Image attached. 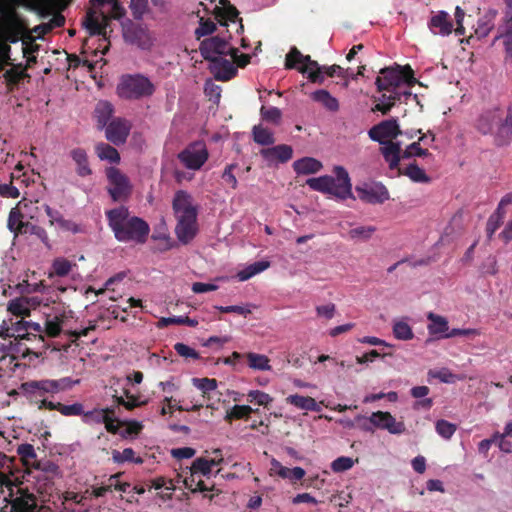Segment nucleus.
I'll list each match as a JSON object with an SVG mask.
<instances>
[{"instance_id": "44", "label": "nucleus", "mask_w": 512, "mask_h": 512, "mask_svg": "<svg viewBox=\"0 0 512 512\" xmlns=\"http://www.w3.org/2000/svg\"><path fill=\"white\" fill-rule=\"evenodd\" d=\"M17 453L23 460L25 465L35 466L37 463V455L34 449V446L28 443L21 444L17 448Z\"/></svg>"}, {"instance_id": "20", "label": "nucleus", "mask_w": 512, "mask_h": 512, "mask_svg": "<svg viewBox=\"0 0 512 512\" xmlns=\"http://www.w3.org/2000/svg\"><path fill=\"white\" fill-rule=\"evenodd\" d=\"M197 216L193 214L191 217L177 219L175 234L181 243L188 244L196 236L198 232Z\"/></svg>"}, {"instance_id": "3", "label": "nucleus", "mask_w": 512, "mask_h": 512, "mask_svg": "<svg viewBox=\"0 0 512 512\" xmlns=\"http://www.w3.org/2000/svg\"><path fill=\"white\" fill-rule=\"evenodd\" d=\"M79 380L73 381L69 377L60 379H42L31 380L20 385V390L26 399L37 406L39 410L47 409L42 403H53L46 399L48 394H57L59 392L72 388Z\"/></svg>"}, {"instance_id": "26", "label": "nucleus", "mask_w": 512, "mask_h": 512, "mask_svg": "<svg viewBox=\"0 0 512 512\" xmlns=\"http://www.w3.org/2000/svg\"><path fill=\"white\" fill-rule=\"evenodd\" d=\"M34 467L39 471L37 478L45 480L46 486L52 485L55 479L62 477L60 467L50 460L37 461Z\"/></svg>"}, {"instance_id": "9", "label": "nucleus", "mask_w": 512, "mask_h": 512, "mask_svg": "<svg viewBox=\"0 0 512 512\" xmlns=\"http://www.w3.org/2000/svg\"><path fill=\"white\" fill-rule=\"evenodd\" d=\"M73 0H33L31 8L37 12L40 17L46 18L53 15L48 25L50 30L62 27L65 24V17L61 14Z\"/></svg>"}, {"instance_id": "58", "label": "nucleus", "mask_w": 512, "mask_h": 512, "mask_svg": "<svg viewBox=\"0 0 512 512\" xmlns=\"http://www.w3.org/2000/svg\"><path fill=\"white\" fill-rule=\"evenodd\" d=\"M429 376L433 378H438L441 382L444 383H454L456 380H460L461 378L457 375L450 372L448 369H441L439 371H429Z\"/></svg>"}, {"instance_id": "30", "label": "nucleus", "mask_w": 512, "mask_h": 512, "mask_svg": "<svg viewBox=\"0 0 512 512\" xmlns=\"http://www.w3.org/2000/svg\"><path fill=\"white\" fill-rule=\"evenodd\" d=\"M497 16V11L494 9L488 10L477 22L475 28L476 36L481 39L489 35L491 30L494 28V20Z\"/></svg>"}, {"instance_id": "8", "label": "nucleus", "mask_w": 512, "mask_h": 512, "mask_svg": "<svg viewBox=\"0 0 512 512\" xmlns=\"http://www.w3.org/2000/svg\"><path fill=\"white\" fill-rule=\"evenodd\" d=\"M285 68L297 69L302 74H308V79L312 83L322 84L324 82L322 67L309 55H303L296 47H292L287 53Z\"/></svg>"}, {"instance_id": "38", "label": "nucleus", "mask_w": 512, "mask_h": 512, "mask_svg": "<svg viewBox=\"0 0 512 512\" xmlns=\"http://www.w3.org/2000/svg\"><path fill=\"white\" fill-rule=\"evenodd\" d=\"M428 319L430 320L428 325L429 333L431 335H436L439 338H444L443 335L449 332L448 321L446 318L429 313Z\"/></svg>"}, {"instance_id": "27", "label": "nucleus", "mask_w": 512, "mask_h": 512, "mask_svg": "<svg viewBox=\"0 0 512 512\" xmlns=\"http://www.w3.org/2000/svg\"><path fill=\"white\" fill-rule=\"evenodd\" d=\"M271 472L278 475L282 479H289L295 483L305 476V470L301 467L288 468L283 466L279 461L273 459L271 462Z\"/></svg>"}, {"instance_id": "40", "label": "nucleus", "mask_w": 512, "mask_h": 512, "mask_svg": "<svg viewBox=\"0 0 512 512\" xmlns=\"http://www.w3.org/2000/svg\"><path fill=\"white\" fill-rule=\"evenodd\" d=\"M95 152L101 160H108L111 163H118L120 161L117 149L107 143H98L95 147Z\"/></svg>"}, {"instance_id": "34", "label": "nucleus", "mask_w": 512, "mask_h": 512, "mask_svg": "<svg viewBox=\"0 0 512 512\" xmlns=\"http://www.w3.org/2000/svg\"><path fill=\"white\" fill-rule=\"evenodd\" d=\"M293 168L297 174H314L321 170L322 163L312 157H304L299 160H296L293 163Z\"/></svg>"}, {"instance_id": "63", "label": "nucleus", "mask_w": 512, "mask_h": 512, "mask_svg": "<svg viewBox=\"0 0 512 512\" xmlns=\"http://www.w3.org/2000/svg\"><path fill=\"white\" fill-rule=\"evenodd\" d=\"M465 17V11L460 8L459 6L456 7L455 13H454V19H455V29L454 32L456 35H464L465 34V28L463 26V20Z\"/></svg>"}, {"instance_id": "56", "label": "nucleus", "mask_w": 512, "mask_h": 512, "mask_svg": "<svg viewBox=\"0 0 512 512\" xmlns=\"http://www.w3.org/2000/svg\"><path fill=\"white\" fill-rule=\"evenodd\" d=\"M130 9L135 19H142L148 9V0H130Z\"/></svg>"}, {"instance_id": "17", "label": "nucleus", "mask_w": 512, "mask_h": 512, "mask_svg": "<svg viewBox=\"0 0 512 512\" xmlns=\"http://www.w3.org/2000/svg\"><path fill=\"white\" fill-rule=\"evenodd\" d=\"M371 421L376 429L387 430L391 434H401L405 431L404 423L396 421L389 412H373Z\"/></svg>"}, {"instance_id": "64", "label": "nucleus", "mask_w": 512, "mask_h": 512, "mask_svg": "<svg viewBox=\"0 0 512 512\" xmlns=\"http://www.w3.org/2000/svg\"><path fill=\"white\" fill-rule=\"evenodd\" d=\"M195 453L196 450L191 447L174 448L171 450V455L178 460L192 458Z\"/></svg>"}, {"instance_id": "39", "label": "nucleus", "mask_w": 512, "mask_h": 512, "mask_svg": "<svg viewBox=\"0 0 512 512\" xmlns=\"http://www.w3.org/2000/svg\"><path fill=\"white\" fill-rule=\"evenodd\" d=\"M245 358L249 368L253 370L269 371L272 368L270 359L266 355L248 352L245 354Z\"/></svg>"}, {"instance_id": "46", "label": "nucleus", "mask_w": 512, "mask_h": 512, "mask_svg": "<svg viewBox=\"0 0 512 512\" xmlns=\"http://www.w3.org/2000/svg\"><path fill=\"white\" fill-rule=\"evenodd\" d=\"M135 452L132 448H125L122 452L118 450H113L112 452V459L116 463H123V462H135L138 464H141L143 462L142 458L137 457L135 458Z\"/></svg>"}, {"instance_id": "11", "label": "nucleus", "mask_w": 512, "mask_h": 512, "mask_svg": "<svg viewBox=\"0 0 512 512\" xmlns=\"http://www.w3.org/2000/svg\"><path fill=\"white\" fill-rule=\"evenodd\" d=\"M109 187L108 193L113 201H125L132 193V184L127 175L116 167H108L105 170Z\"/></svg>"}, {"instance_id": "59", "label": "nucleus", "mask_w": 512, "mask_h": 512, "mask_svg": "<svg viewBox=\"0 0 512 512\" xmlns=\"http://www.w3.org/2000/svg\"><path fill=\"white\" fill-rule=\"evenodd\" d=\"M353 464L352 458L341 456L331 463V469L334 472H343L352 468Z\"/></svg>"}, {"instance_id": "18", "label": "nucleus", "mask_w": 512, "mask_h": 512, "mask_svg": "<svg viewBox=\"0 0 512 512\" xmlns=\"http://www.w3.org/2000/svg\"><path fill=\"white\" fill-rule=\"evenodd\" d=\"M13 497L12 494H10ZM11 512H38V505L34 494L28 490L18 488L17 495L10 500Z\"/></svg>"}, {"instance_id": "25", "label": "nucleus", "mask_w": 512, "mask_h": 512, "mask_svg": "<svg viewBox=\"0 0 512 512\" xmlns=\"http://www.w3.org/2000/svg\"><path fill=\"white\" fill-rule=\"evenodd\" d=\"M500 113L501 109L495 108L481 114L476 125L478 131L484 135L493 134L497 124L500 123Z\"/></svg>"}, {"instance_id": "10", "label": "nucleus", "mask_w": 512, "mask_h": 512, "mask_svg": "<svg viewBox=\"0 0 512 512\" xmlns=\"http://www.w3.org/2000/svg\"><path fill=\"white\" fill-rule=\"evenodd\" d=\"M0 14L5 19V39L9 43H17L25 33L27 21L23 19L8 3L0 0Z\"/></svg>"}, {"instance_id": "1", "label": "nucleus", "mask_w": 512, "mask_h": 512, "mask_svg": "<svg viewBox=\"0 0 512 512\" xmlns=\"http://www.w3.org/2000/svg\"><path fill=\"white\" fill-rule=\"evenodd\" d=\"M105 214L108 226L119 242L144 244L147 241L150 232L148 223L140 217L130 216L127 207L120 206L106 211Z\"/></svg>"}, {"instance_id": "61", "label": "nucleus", "mask_w": 512, "mask_h": 512, "mask_svg": "<svg viewBox=\"0 0 512 512\" xmlns=\"http://www.w3.org/2000/svg\"><path fill=\"white\" fill-rule=\"evenodd\" d=\"M376 228L373 226H361L353 228L349 231V235L352 239L362 238L369 239L375 232Z\"/></svg>"}, {"instance_id": "23", "label": "nucleus", "mask_w": 512, "mask_h": 512, "mask_svg": "<svg viewBox=\"0 0 512 512\" xmlns=\"http://www.w3.org/2000/svg\"><path fill=\"white\" fill-rule=\"evenodd\" d=\"M262 157L269 162L286 163L293 156V149L287 144H280L261 150Z\"/></svg>"}, {"instance_id": "15", "label": "nucleus", "mask_w": 512, "mask_h": 512, "mask_svg": "<svg viewBox=\"0 0 512 512\" xmlns=\"http://www.w3.org/2000/svg\"><path fill=\"white\" fill-rule=\"evenodd\" d=\"M228 48V41L220 36H212L201 41L199 51L201 56L207 60L220 57V55H226V49Z\"/></svg>"}, {"instance_id": "32", "label": "nucleus", "mask_w": 512, "mask_h": 512, "mask_svg": "<svg viewBox=\"0 0 512 512\" xmlns=\"http://www.w3.org/2000/svg\"><path fill=\"white\" fill-rule=\"evenodd\" d=\"M172 209L174 213H182V211L194 210L197 207L194 205L193 198L188 192L178 190L173 197Z\"/></svg>"}, {"instance_id": "49", "label": "nucleus", "mask_w": 512, "mask_h": 512, "mask_svg": "<svg viewBox=\"0 0 512 512\" xmlns=\"http://www.w3.org/2000/svg\"><path fill=\"white\" fill-rule=\"evenodd\" d=\"M436 432L443 437L444 439H450L456 429L457 426L447 420H438L435 425Z\"/></svg>"}, {"instance_id": "35", "label": "nucleus", "mask_w": 512, "mask_h": 512, "mask_svg": "<svg viewBox=\"0 0 512 512\" xmlns=\"http://www.w3.org/2000/svg\"><path fill=\"white\" fill-rule=\"evenodd\" d=\"M214 454H219L218 461H208V459L200 457L194 460L191 470L192 473H201L204 476H207L211 473V469L213 466H218L223 462V457L220 449H215L213 451Z\"/></svg>"}, {"instance_id": "13", "label": "nucleus", "mask_w": 512, "mask_h": 512, "mask_svg": "<svg viewBox=\"0 0 512 512\" xmlns=\"http://www.w3.org/2000/svg\"><path fill=\"white\" fill-rule=\"evenodd\" d=\"M131 127V123L128 120L124 118H114L105 127L106 139L114 145H122L126 142Z\"/></svg>"}, {"instance_id": "22", "label": "nucleus", "mask_w": 512, "mask_h": 512, "mask_svg": "<svg viewBox=\"0 0 512 512\" xmlns=\"http://www.w3.org/2000/svg\"><path fill=\"white\" fill-rule=\"evenodd\" d=\"M503 1L506 5L503 23L499 25L493 43L499 39H503L504 47L507 48L512 46V0Z\"/></svg>"}, {"instance_id": "55", "label": "nucleus", "mask_w": 512, "mask_h": 512, "mask_svg": "<svg viewBox=\"0 0 512 512\" xmlns=\"http://www.w3.org/2000/svg\"><path fill=\"white\" fill-rule=\"evenodd\" d=\"M24 76L25 73L21 64L7 70L4 74V77L9 84H18L20 80L24 78Z\"/></svg>"}, {"instance_id": "36", "label": "nucleus", "mask_w": 512, "mask_h": 512, "mask_svg": "<svg viewBox=\"0 0 512 512\" xmlns=\"http://www.w3.org/2000/svg\"><path fill=\"white\" fill-rule=\"evenodd\" d=\"M286 402L294 405L298 409L317 412L320 411V407L316 400L310 396H302L298 394L289 395L286 398Z\"/></svg>"}, {"instance_id": "42", "label": "nucleus", "mask_w": 512, "mask_h": 512, "mask_svg": "<svg viewBox=\"0 0 512 512\" xmlns=\"http://www.w3.org/2000/svg\"><path fill=\"white\" fill-rule=\"evenodd\" d=\"M253 140L259 145H272L275 142L273 133L261 125H255L252 129Z\"/></svg>"}, {"instance_id": "48", "label": "nucleus", "mask_w": 512, "mask_h": 512, "mask_svg": "<svg viewBox=\"0 0 512 512\" xmlns=\"http://www.w3.org/2000/svg\"><path fill=\"white\" fill-rule=\"evenodd\" d=\"M238 167L237 163H231L226 165L224 171L222 172L221 178L222 180L233 190L238 187V180L234 173V170Z\"/></svg>"}, {"instance_id": "21", "label": "nucleus", "mask_w": 512, "mask_h": 512, "mask_svg": "<svg viewBox=\"0 0 512 512\" xmlns=\"http://www.w3.org/2000/svg\"><path fill=\"white\" fill-rule=\"evenodd\" d=\"M356 192L358 198L366 203H383L389 199V193L387 189L382 185H364L362 187L357 186Z\"/></svg>"}, {"instance_id": "7", "label": "nucleus", "mask_w": 512, "mask_h": 512, "mask_svg": "<svg viewBox=\"0 0 512 512\" xmlns=\"http://www.w3.org/2000/svg\"><path fill=\"white\" fill-rule=\"evenodd\" d=\"M155 91L154 84L149 78L141 75H124L117 85L119 97L126 100H139L150 97Z\"/></svg>"}, {"instance_id": "50", "label": "nucleus", "mask_w": 512, "mask_h": 512, "mask_svg": "<svg viewBox=\"0 0 512 512\" xmlns=\"http://www.w3.org/2000/svg\"><path fill=\"white\" fill-rule=\"evenodd\" d=\"M260 115L264 121L278 124L282 117V112L277 107H265L262 106L260 109Z\"/></svg>"}, {"instance_id": "51", "label": "nucleus", "mask_w": 512, "mask_h": 512, "mask_svg": "<svg viewBox=\"0 0 512 512\" xmlns=\"http://www.w3.org/2000/svg\"><path fill=\"white\" fill-rule=\"evenodd\" d=\"M503 223V214L493 213L487 220L486 223V234L488 240H491L496 230Z\"/></svg>"}, {"instance_id": "14", "label": "nucleus", "mask_w": 512, "mask_h": 512, "mask_svg": "<svg viewBox=\"0 0 512 512\" xmlns=\"http://www.w3.org/2000/svg\"><path fill=\"white\" fill-rule=\"evenodd\" d=\"M400 134L399 125L395 119L384 120L374 125L368 132L369 137L380 144L391 141Z\"/></svg>"}, {"instance_id": "45", "label": "nucleus", "mask_w": 512, "mask_h": 512, "mask_svg": "<svg viewBox=\"0 0 512 512\" xmlns=\"http://www.w3.org/2000/svg\"><path fill=\"white\" fill-rule=\"evenodd\" d=\"M247 400L250 403H254L259 406H264L266 408H268L273 402V398L269 394L260 390L249 391L247 395Z\"/></svg>"}, {"instance_id": "4", "label": "nucleus", "mask_w": 512, "mask_h": 512, "mask_svg": "<svg viewBox=\"0 0 512 512\" xmlns=\"http://www.w3.org/2000/svg\"><path fill=\"white\" fill-rule=\"evenodd\" d=\"M333 173L335 174V177L325 175L317 178H310L306 183L311 189L333 195L340 200L354 198L352 194L351 180L347 170L342 166H335Z\"/></svg>"}, {"instance_id": "47", "label": "nucleus", "mask_w": 512, "mask_h": 512, "mask_svg": "<svg viewBox=\"0 0 512 512\" xmlns=\"http://www.w3.org/2000/svg\"><path fill=\"white\" fill-rule=\"evenodd\" d=\"M82 422L86 425L102 424L105 421V415L102 413L101 408H94L90 411L83 409Z\"/></svg>"}, {"instance_id": "60", "label": "nucleus", "mask_w": 512, "mask_h": 512, "mask_svg": "<svg viewBox=\"0 0 512 512\" xmlns=\"http://www.w3.org/2000/svg\"><path fill=\"white\" fill-rule=\"evenodd\" d=\"M61 325L62 321L58 317H55L52 320H47L45 323L46 334L52 338L58 337L62 330Z\"/></svg>"}, {"instance_id": "54", "label": "nucleus", "mask_w": 512, "mask_h": 512, "mask_svg": "<svg viewBox=\"0 0 512 512\" xmlns=\"http://www.w3.org/2000/svg\"><path fill=\"white\" fill-rule=\"evenodd\" d=\"M393 332L395 337L401 340H408L413 337L411 327L403 321H399L394 324Z\"/></svg>"}, {"instance_id": "33", "label": "nucleus", "mask_w": 512, "mask_h": 512, "mask_svg": "<svg viewBox=\"0 0 512 512\" xmlns=\"http://www.w3.org/2000/svg\"><path fill=\"white\" fill-rule=\"evenodd\" d=\"M47 407L48 410H56L61 415L69 417V416H82L84 405L82 403L76 402L71 405H66L61 402H53V403H42Z\"/></svg>"}, {"instance_id": "19", "label": "nucleus", "mask_w": 512, "mask_h": 512, "mask_svg": "<svg viewBox=\"0 0 512 512\" xmlns=\"http://www.w3.org/2000/svg\"><path fill=\"white\" fill-rule=\"evenodd\" d=\"M209 62L210 71L218 81H229L237 75V67H235L231 60L220 56Z\"/></svg>"}, {"instance_id": "62", "label": "nucleus", "mask_w": 512, "mask_h": 512, "mask_svg": "<svg viewBox=\"0 0 512 512\" xmlns=\"http://www.w3.org/2000/svg\"><path fill=\"white\" fill-rule=\"evenodd\" d=\"M174 350L178 353V355H180L181 357H184V358H192V359L200 358L199 353L195 349L189 347L188 345H186L184 343H176L174 345Z\"/></svg>"}, {"instance_id": "5", "label": "nucleus", "mask_w": 512, "mask_h": 512, "mask_svg": "<svg viewBox=\"0 0 512 512\" xmlns=\"http://www.w3.org/2000/svg\"><path fill=\"white\" fill-rule=\"evenodd\" d=\"M381 148L384 159L389 163L391 169H398L400 173L407 175L412 181L416 182V159H413L406 167L401 161L409 159L416 155V142H412L402 151L399 143L386 141Z\"/></svg>"}, {"instance_id": "43", "label": "nucleus", "mask_w": 512, "mask_h": 512, "mask_svg": "<svg viewBox=\"0 0 512 512\" xmlns=\"http://www.w3.org/2000/svg\"><path fill=\"white\" fill-rule=\"evenodd\" d=\"M254 409L248 405H234L225 416V420L232 422L238 419H247Z\"/></svg>"}, {"instance_id": "52", "label": "nucleus", "mask_w": 512, "mask_h": 512, "mask_svg": "<svg viewBox=\"0 0 512 512\" xmlns=\"http://www.w3.org/2000/svg\"><path fill=\"white\" fill-rule=\"evenodd\" d=\"M160 323L162 325H187L189 327H196L198 325V321L196 319H192L188 316H173L168 318H162Z\"/></svg>"}, {"instance_id": "41", "label": "nucleus", "mask_w": 512, "mask_h": 512, "mask_svg": "<svg viewBox=\"0 0 512 512\" xmlns=\"http://www.w3.org/2000/svg\"><path fill=\"white\" fill-rule=\"evenodd\" d=\"M193 385L202 392V397L210 400V394L217 389L218 382L214 378H193Z\"/></svg>"}, {"instance_id": "6", "label": "nucleus", "mask_w": 512, "mask_h": 512, "mask_svg": "<svg viewBox=\"0 0 512 512\" xmlns=\"http://www.w3.org/2000/svg\"><path fill=\"white\" fill-rule=\"evenodd\" d=\"M126 14L125 8L120 4L119 0L111 3L110 15L95 9H89L83 19V26L91 36H103L106 38V29L111 18L121 19Z\"/></svg>"}, {"instance_id": "57", "label": "nucleus", "mask_w": 512, "mask_h": 512, "mask_svg": "<svg viewBox=\"0 0 512 512\" xmlns=\"http://www.w3.org/2000/svg\"><path fill=\"white\" fill-rule=\"evenodd\" d=\"M216 30V24L210 20H200L199 27L195 30V35L197 39H200L203 36H207L212 34Z\"/></svg>"}, {"instance_id": "37", "label": "nucleus", "mask_w": 512, "mask_h": 512, "mask_svg": "<svg viewBox=\"0 0 512 512\" xmlns=\"http://www.w3.org/2000/svg\"><path fill=\"white\" fill-rule=\"evenodd\" d=\"M311 98L331 112L339 110L338 100L325 89L316 90L311 94Z\"/></svg>"}, {"instance_id": "24", "label": "nucleus", "mask_w": 512, "mask_h": 512, "mask_svg": "<svg viewBox=\"0 0 512 512\" xmlns=\"http://www.w3.org/2000/svg\"><path fill=\"white\" fill-rule=\"evenodd\" d=\"M429 27L434 33L441 35H449L455 29L453 20L445 11H439L433 15L429 21Z\"/></svg>"}, {"instance_id": "2", "label": "nucleus", "mask_w": 512, "mask_h": 512, "mask_svg": "<svg viewBox=\"0 0 512 512\" xmlns=\"http://www.w3.org/2000/svg\"><path fill=\"white\" fill-rule=\"evenodd\" d=\"M415 83L413 69L409 65L398 64L382 68L375 82L379 91H391L403 97L404 100H408L412 96L411 88Z\"/></svg>"}, {"instance_id": "28", "label": "nucleus", "mask_w": 512, "mask_h": 512, "mask_svg": "<svg viewBox=\"0 0 512 512\" xmlns=\"http://www.w3.org/2000/svg\"><path fill=\"white\" fill-rule=\"evenodd\" d=\"M69 155L76 165V173L78 176L87 177L92 174L85 149L80 147L74 148L70 151Z\"/></svg>"}, {"instance_id": "12", "label": "nucleus", "mask_w": 512, "mask_h": 512, "mask_svg": "<svg viewBox=\"0 0 512 512\" xmlns=\"http://www.w3.org/2000/svg\"><path fill=\"white\" fill-rule=\"evenodd\" d=\"M178 160L190 170H199L209 158V152L203 142L189 144L177 156Z\"/></svg>"}, {"instance_id": "29", "label": "nucleus", "mask_w": 512, "mask_h": 512, "mask_svg": "<svg viewBox=\"0 0 512 512\" xmlns=\"http://www.w3.org/2000/svg\"><path fill=\"white\" fill-rule=\"evenodd\" d=\"M113 112V105L108 101H99L96 104L94 117L96 118L97 127L99 129H104L110 123Z\"/></svg>"}, {"instance_id": "53", "label": "nucleus", "mask_w": 512, "mask_h": 512, "mask_svg": "<svg viewBox=\"0 0 512 512\" xmlns=\"http://www.w3.org/2000/svg\"><path fill=\"white\" fill-rule=\"evenodd\" d=\"M72 268V263L65 258H57L53 261V272L59 276L64 277L69 274Z\"/></svg>"}, {"instance_id": "31", "label": "nucleus", "mask_w": 512, "mask_h": 512, "mask_svg": "<svg viewBox=\"0 0 512 512\" xmlns=\"http://www.w3.org/2000/svg\"><path fill=\"white\" fill-rule=\"evenodd\" d=\"M7 226L15 235L28 233L29 223L23 221L21 211L15 207L10 210Z\"/></svg>"}, {"instance_id": "16", "label": "nucleus", "mask_w": 512, "mask_h": 512, "mask_svg": "<svg viewBox=\"0 0 512 512\" xmlns=\"http://www.w3.org/2000/svg\"><path fill=\"white\" fill-rule=\"evenodd\" d=\"M493 135L498 146L507 145L512 141V108H509L506 113L501 110L500 123L497 124Z\"/></svg>"}]
</instances>
